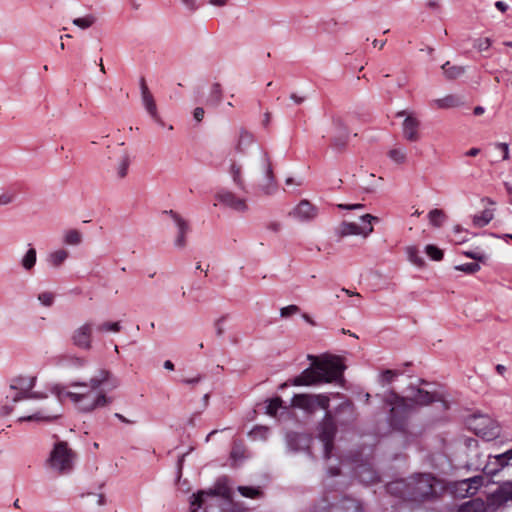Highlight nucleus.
Segmentation results:
<instances>
[{
  "label": "nucleus",
  "instance_id": "obj_48",
  "mask_svg": "<svg viewBox=\"0 0 512 512\" xmlns=\"http://www.w3.org/2000/svg\"><path fill=\"white\" fill-rule=\"evenodd\" d=\"M425 252L434 261H440L444 256L443 251L433 244L426 245Z\"/></svg>",
  "mask_w": 512,
  "mask_h": 512
},
{
  "label": "nucleus",
  "instance_id": "obj_11",
  "mask_svg": "<svg viewBox=\"0 0 512 512\" xmlns=\"http://www.w3.org/2000/svg\"><path fill=\"white\" fill-rule=\"evenodd\" d=\"M512 460V448L498 455H489L488 461L483 468V472L487 476H495L505 467L510 466Z\"/></svg>",
  "mask_w": 512,
  "mask_h": 512
},
{
  "label": "nucleus",
  "instance_id": "obj_5",
  "mask_svg": "<svg viewBox=\"0 0 512 512\" xmlns=\"http://www.w3.org/2000/svg\"><path fill=\"white\" fill-rule=\"evenodd\" d=\"M232 499L231 492L227 486L225 477L216 481L214 488L208 490H199L193 493L190 500V511H204L214 509L222 503V500Z\"/></svg>",
  "mask_w": 512,
  "mask_h": 512
},
{
  "label": "nucleus",
  "instance_id": "obj_57",
  "mask_svg": "<svg viewBox=\"0 0 512 512\" xmlns=\"http://www.w3.org/2000/svg\"><path fill=\"white\" fill-rule=\"evenodd\" d=\"M26 378L24 377H17L15 379H13L12 383L10 384V389L12 390H18V389H23V387L26 388Z\"/></svg>",
  "mask_w": 512,
  "mask_h": 512
},
{
  "label": "nucleus",
  "instance_id": "obj_26",
  "mask_svg": "<svg viewBox=\"0 0 512 512\" xmlns=\"http://www.w3.org/2000/svg\"><path fill=\"white\" fill-rule=\"evenodd\" d=\"M254 140V135L246 129L242 128L240 130L239 139L235 147L236 152L244 154L246 149L254 143Z\"/></svg>",
  "mask_w": 512,
  "mask_h": 512
},
{
  "label": "nucleus",
  "instance_id": "obj_19",
  "mask_svg": "<svg viewBox=\"0 0 512 512\" xmlns=\"http://www.w3.org/2000/svg\"><path fill=\"white\" fill-rule=\"evenodd\" d=\"M216 199L227 207L244 212L248 209V206L244 199L236 197V195L227 190H221L216 194Z\"/></svg>",
  "mask_w": 512,
  "mask_h": 512
},
{
  "label": "nucleus",
  "instance_id": "obj_21",
  "mask_svg": "<svg viewBox=\"0 0 512 512\" xmlns=\"http://www.w3.org/2000/svg\"><path fill=\"white\" fill-rule=\"evenodd\" d=\"M293 214L295 217H297L301 221H310L317 216L318 210L309 201L302 200L295 207Z\"/></svg>",
  "mask_w": 512,
  "mask_h": 512
},
{
  "label": "nucleus",
  "instance_id": "obj_38",
  "mask_svg": "<svg viewBox=\"0 0 512 512\" xmlns=\"http://www.w3.org/2000/svg\"><path fill=\"white\" fill-rule=\"evenodd\" d=\"M314 397V403H315V411L317 409H323L326 411H330V396L329 394L323 393V394H313Z\"/></svg>",
  "mask_w": 512,
  "mask_h": 512
},
{
  "label": "nucleus",
  "instance_id": "obj_7",
  "mask_svg": "<svg viewBox=\"0 0 512 512\" xmlns=\"http://www.w3.org/2000/svg\"><path fill=\"white\" fill-rule=\"evenodd\" d=\"M363 225H358L354 222L343 221L335 229V235L341 239L350 235H360L367 238L373 232L372 221H378L376 216L371 214H364L360 217Z\"/></svg>",
  "mask_w": 512,
  "mask_h": 512
},
{
  "label": "nucleus",
  "instance_id": "obj_10",
  "mask_svg": "<svg viewBox=\"0 0 512 512\" xmlns=\"http://www.w3.org/2000/svg\"><path fill=\"white\" fill-rule=\"evenodd\" d=\"M409 390H411L412 396L407 398L409 399V403L414 406V410H416V406H427L433 402H442L445 408H447L443 396L437 392H429L414 386H409Z\"/></svg>",
  "mask_w": 512,
  "mask_h": 512
},
{
  "label": "nucleus",
  "instance_id": "obj_8",
  "mask_svg": "<svg viewBox=\"0 0 512 512\" xmlns=\"http://www.w3.org/2000/svg\"><path fill=\"white\" fill-rule=\"evenodd\" d=\"M119 386V380L114 377L110 371L102 369L99 371V374L95 377H92L89 382L82 381H72L69 384V387H90L91 391H95L100 389L101 387H105L106 390L111 391Z\"/></svg>",
  "mask_w": 512,
  "mask_h": 512
},
{
  "label": "nucleus",
  "instance_id": "obj_56",
  "mask_svg": "<svg viewBox=\"0 0 512 512\" xmlns=\"http://www.w3.org/2000/svg\"><path fill=\"white\" fill-rule=\"evenodd\" d=\"M299 311L300 309L297 305L291 304L280 309V316L284 318L289 317L291 315L298 313Z\"/></svg>",
  "mask_w": 512,
  "mask_h": 512
},
{
  "label": "nucleus",
  "instance_id": "obj_62",
  "mask_svg": "<svg viewBox=\"0 0 512 512\" xmlns=\"http://www.w3.org/2000/svg\"><path fill=\"white\" fill-rule=\"evenodd\" d=\"M29 399V390L27 388L21 389L13 398L12 402L17 403L21 400Z\"/></svg>",
  "mask_w": 512,
  "mask_h": 512
},
{
  "label": "nucleus",
  "instance_id": "obj_35",
  "mask_svg": "<svg viewBox=\"0 0 512 512\" xmlns=\"http://www.w3.org/2000/svg\"><path fill=\"white\" fill-rule=\"evenodd\" d=\"M266 402L267 405L265 407V413L269 416L275 417L278 410L282 407L283 400L281 397L276 396L274 398L268 399Z\"/></svg>",
  "mask_w": 512,
  "mask_h": 512
},
{
  "label": "nucleus",
  "instance_id": "obj_51",
  "mask_svg": "<svg viewBox=\"0 0 512 512\" xmlns=\"http://www.w3.org/2000/svg\"><path fill=\"white\" fill-rule=\"evenodd\" d=\"M349 139V132H344V134H336L332 138V146L338 150H342L347 145Z\"/></svg>",
  "mask_w": 512,
  "mask_h": 512
},
{
  "label": "nucleus",
  "instance_id": "obj_15",
  "mask_svg": "<svg viewBox=\"0 0 512 512\" xmlns=\"http://www.w3.org/2000/svg\"><path fill=\"white\" fill-rule=\"evenodd\" d=\"M312 437L304 432L291 431L286 434V445L293 452L309 449Z\"/></svg>",
  "mask_w": 512,
  "mask_h": 512
},
{
  "label": "nucleus",
  "instance_id": "obj_16",
  "mask_svg": "<svg viewBox=\"0 0 512 512\" xmlns=\"http://www.w3.org/2000/svg\"><path fill=\"white\" fill-rule=\"evenodd\" d=\"M512 499V481L501 483L498 488L487 497L491 506H501Z\"/></svg>",
  "mask_w": 512,
  "mask_h": 512
},
{
  "label": "nucleus",
  "instance_id": "obj_64",
  "mask_svg": "<svg viewBox=\"0 0 512 512\" xmlns=\"http://www.w3.org/2000/svg\"><path fill=\"white\" fill-rule=\"evenodd\" d=\"M182 4L190 11H195L198 9L197 0H181Z\"/></svg>",
  "mask_w": 512,
  "mask_h": 512
},
{
  "label": "nucleus",
  "instance_id": "obj_34",
  "mask_svg": "<svg viewBox=\"0 0 512 512\" xmlns=\"http://www.w3.org/2000/svg\"><path fill=\"white\" fill-rule=\"evenodd\" d=\"M36 260H37L36 250L31 247L28 249L26 254L23 256V258L21 260V265L25 270L30 271L35 266Z\"/></svg>",
  "mask_w": 512,
  "mask_h": 512
},
{
  "label": "nucleus",
  "instance_id": "obj_31",
  "mask_svg": "<svg viewBox=\"0 0 512 512\" xmlns=\"http://www.w3.org/2000/svg\"><path fill=\"white\" fill-rule=\"evenodd\" d=\"M442 70L445 77L449 80L456 79L465 72V68L463 66L451 65L449 61L442 65Z\"/></svg>",
  "mask_w": 512,
  "mask_h": 512
},
{
  "label": "nucleus",
  "instance_id": "obj_42",
  "mask_svg": "<svg viewBox=\"0 0 512 512\" xmlns=\"http://www.w3.org/2000/svg\"><path fill=\"white\" fill-rule=\"evenodd\" d=\"M95 22H96V18L92 14H88L84 17L75 18L72 21V23L75 26H77L81 29H87V28L91 27Z\"/></svg>",
  "mask_w": 512,
  "mask_h": 512
},
{
  "label": "nucleus",
  "instance_id": "obj_37",
  "mask_svg": "<svg viewBox=\"0 0 512 512\" xmlns=\"http://www.w3.org/2000/svg\"><path fill=\"white\" fill-rule=\"evenodd\" d=\"M237 490L241 496L251 499H257L263 494L259 487L253 486H238Z\"/></svg>",
  "mask_w": 512,
  "mask_h": 512
},
{
  "label": "nucleus",
  "instance_id": "obj_36",
  "mask_svg": "<svg viewBox=\"0 0 512 512\" xmlns=\"http://www.w3.org/2000/svg\"><path fill=\"white\" fill-rule=\"evenodd\" d=\"M493 219V213L489 209L483 210L480 214L474 215L473 224L476 227H484Z\"/></svg>",
  "mask_w": 512,
  "mask_h": 512
},
{
  "label": "nucleus",
  "instance_id": "obj_3",
  "mask_svg": "<svg viewBox=\"0 0 512 512\" xmlns=\"http://www.w3.org/2000/svg\"><path fill=\"white\" fill-rule=\"evenodd\" d=\"M345 365L338 356H326L322 360H314L299 375L290 379L293 386H314L322 383L339 382L343 380Z\"/></svg>",
  "mask_w": 512,
  "mask_h": 512
},
{
  "label": "nucleus",
  "instance_id": "obj_58",
  "mask_svg": "<svg viewBox=\"0 0 512 512\" xmlns=\"http://www.w3.org/2000/svg\"><path fill=\"white\" fill-rule=\"evenodd\" d=\"M337 208L340 210H361L365 208V205L362 203L356 204H337Z\"/></svg>",
  "mask_w": 512,
  "mask_h": 512
},
{
  "label": "nucleus",
  "instance_id": "obj_61",
  "mask_svg": "<svg viewBox=\"0 0 512 512\" xmlns=\"http://www.w3.org/2000/svg\"><path fill=\"white\" fill-rule=\"evenodd\" d=\"M15 194L14 193H3L0 195V205H7L14 201Z\"/></svg>",
  "mask_w": 512,
  "mask_h": 512
},
{
  "label": "nucleus",
  "instance_id": "obj_1",
  "mask_svg": "<svg viewBox=\"0 0 512 512\" xmlns=\"http://www.w3.org/2000/svg\"><path fill=\"white\" fill-rule=\"evenodd\" d=\"M438 480L431 473L415 474L407 479H398L387 484V492L404 501L415 504L431 502L439 497Z\"/></svg>",
  "mask_w": 512,
  "mask_h": 512
},
{
  "label": "nucleus",
  "instance_id": "obj_52",
  "mask_svg": "<svg viewBox=\"0 0 512 512\" xmlns=\"http://www.w3.org/2000/svg\"><path fill=\"white\" fill-rule=\"evenodd\" d=\"M463 255L470 259H473L474 261L481 262V263H486V261L488 260V256L486 254L478 252V251H472V250L464 251Z\"/></svg>",
  "mask_w": 512,
  "mask_h": 512
},
{
  "label": "nucleus",
  "instance_id": "obj_41",
  "mask_svg": "<svg viewBox=\"0 0 512 512\" xmlns=\"http://www.w3.org/2000/svg\"><path fill=\"white\" fill-rule=\"evenodd\" d=\"M60 415L59 414H48V415H43L42 412H36L32 415H29V416H26V417H21L19 418V421H52V420H55L59 417Z\"/></svg>",
  "mask_w": 512,
  "mask_h": 512
},
{
  "label": "nucleus",
  "instance_id": "obj_47",
  "mask_svg": "<svg viewBox=\"0 0 512 512\" xmlns=\"http://www.w3.org/2000/svg\"><path fill=\"white\" fill-rule=\"evenodd\" d=\"M389 158L397 164H402L406 161V150L403 148H394L388 152Z\"/></svg>",
  "mask_w": 512,
  "mask_h": 512
},
{
  "label": "nucleus",
  "instance_id": "obj_40",
  "mask_svg": "<svg viewBox=\"0 0 512 512\" xmlns=\"http://www.w3.org/2000/svg\"><path fill=\"white\" fill-rule=\"evenodd\" d=\"M401 374H402V372L398 371V370H391V369L384 370L380 374L379 382L382 386L389 385L395 380V378H397Z\"/></svg>",
  "mask_w": 512,
  "mask_h": 512
},
{
  "label": "nucleus",
  "instance_id": "obj_14",
  "mask_svg": "<svg viewBox=\"0 0 512 512\" xmlns=\"http://www.w3.org/2000/svg\"><path fill=\"white\" fill-rule=\"evenodd\" d=\"M163 213L169 215L177 227L178 232L174 240L175 247L184 248L186 246V235L190 230L188 222L174 210H165Z\"/></svg>",
  "mask_w": 512,
  "mask_h": 512
},
{
  "label": "nucleus",
  "instance_id": "obj_39",
  "mask_svg": "<svg viewBox=\"0 0 512 512\" xmlns=\"http://www.w3.org/2000/svg\"><path fill=\"white\" fill-rule=\"evenodd\" d=\"M82 242V234L76 229L67 230L64 234V243L67 245H79Z\"/></svg>",
  "mask_w": 512,
  "mask_h": 512
},
{
  "label": "nucleus",
  "instance_id": "obj_33",
  "mask_svg": "<svg viewBox=\"0 0 512 512\" xmlns=\"http://www.w3.org/2000/svg\"><path fill=\"white\" fill-rule=\"evenodd\" d=\"M68 257V252L64 249H59L48 255L47 261L53 267H59Z\"/></svg>",
  "mask_w": 512,
  "mask_h": 512
},
{
  "label": "nucleus",
  "instance_id": "obj_60",
  "mask_svg": "<svg viewBox=\"0 0 512 512\" xmlns=\"http://www.w3.org/2000/svg\"><path fill=\"white\" fill-rule=\"evenodd\" d=\"M323 443L324 446V457L326 459L330 458V455L332 453L333 447H334V439H331V442H327L326 440H320Z\"/></svg>",
  "mask_w": 512,
  "mask_h": 512
},
{
  "label": "nucleus",
  "instance_id": "obj_6",
  "mask_svg": "<svg viewBox=\"0 0 512 512\" xmlns=\"http://www.w3.org/2000/svg\"><path fill=\"white\" fill-rule=\"evenodd\" d=\"M74 458L75 453L68 447L67 442L59 441L55 443L48 462L51 468L64 474L72 470Z\"/></svg>",
  "mask_w": 512,
  "mask_h": 512
},
{
  "label": "nucleus",
  "instance_id": "obj_17",
  "mask_svg": "<svg viewBox=\"0 0 512 512\" xmlns=\"http://www.w3.org/2000/svg\"><path fill=\"white\" fill-rule=\"evenodd\" d=\"M261 154L262 167L264 169L265 178L267 181V183L263 185L261 189L265 194L270 195L276 190L275 176L273 173L272 163L268 152H266L265 150H261Z\"/></svg>",
  "mask_w": 512,
  "mask_h": 512
},
{
  "label": "nucleus",
  "instance_id": "obj_63",
  "mask_svg": "<svg viewBox=\"0 0 512 512\" xmlns=\"http://www.w3.org/2000/svg\"><path fill=\"white\" fill-rule=\"evenodd\" d=\"M495 148L502 151V153H503L502 160L509 159V145L507 143H501V142L496 143Z\"/></svg>",
  "mask_w": 512,
  "mask_h": 512
},
{
  "label": "nucleus",
  "instance_id": "obj_50",
  "mask_svg": "<svg viewBox=\"0 0 512 512\" xmlns=\"http://www.w3.org/2000/svg\"><path fill=\"white\" fill-rule=\"evenodd\" d=\"M408 259L416 266L422 267L424 265L423 258L419 255V251L416 247L407 248Z\"/></svg>",
  "mask_w": 512,
  "mask_h": 512
},
{
  "label": "nucleus",
  "instance_id": "obj_30",
  "mask_svg": "<svg viewBox=\"0 0 512 512\" xmlns=\"http://www.w3.org/2000/svg\"><path fill=\"white\" fill-rule=\"evenodd\" d=\"M357 476L361 482L376 483L380 480L379 475L370 467L363 466L357 472Z\"/></svg>",
  "mask_w": 512,
  "mask_h": 512
},
{
  "label": "nucleus",
  "instance_id": "obj_46",
  "mask_svg": "<svg viewBox=\"0 0 512 512\" xmlns=\"http://www.w3.org/2000/svg\"><path fill=\"white\" fill-rule=\"evenodd\" d=\"M130 165V157L127 153H124L119 161L117 167V174L120 178H124L128 173V168Z\"/></svg>",
  "mask_w": 512,
  "mask_h": 512
},
{
  "label": "nucleus",
  "instance_id": "obj_9",
  "mask_svg": "<svg viewBox=\"0 0 512 512\" xmlns=\"http://www.w3.org/2000/svg\"><path fill=\"white\" fill-rule=\"evenodd\" d=\"M471 425V428L475 434L487 441L493 440L499 435V427L495 425L488 417H477L474 415Z\"/></svg>",
  "mask_w": 512,
  "mask_h": 512
},
{
  "label": "nucleus",
  "instance_id": "obj_28",
  "mask_svg": "<svg viewBox=\"0 0 512 512\" xmlns=\"http://www.w3.org/2000/svg\"><path fill=\"white\" fill-rule=\"evenodd\" d=\"M434 102L439 109L454 108L463 104L461 98L456 95H447L443 98L436 99Z\"/></svg>",
  "mask_w": 512,
  "mask_h": 512
},
{
  "label": "nucleus",
  "instance_id": "obj_44",
  "mask_svg": "<svg viewBox=\"0 0 512 512\" xmlns=\"http://www.w3.org/2000/svg\"><path fill=\"white\" fill-rule=\"evenodd\" d=\"M230 173L234 183L238 186V188L245 191L244 181L241 177V167L233 163L230 167Z\"/></svg>",
  "mask_w": 512,
  "mask_h": 512
},
{
  "label": "nucleus",
  "instance_id": "obj_32",
  "mask_svg": "<svg viewBox=\"0 0 512 512\" xmlns=\"http://www.w3.org/2000/svg\"><path fill=\"white\" fill-rule=\"evenodd\" d=\"M428 219L432 226L439 228L446 220V214L443 210L435 208L429 211Z\"/></svg>",
  "mask_w": 512,
  "mask_h": 512
},
{
  "label": "nucleus",
  "instance_id": "obj_25",
  "mask_svg": "<svg viewBox=\"0 0 512 512\" xmlns=\"http://www.w3.org/2000/svg\"><path fill=\"white\" fill-rule=\"evenodd\" d=\"M190 512H245V509L238 503L234 502L233 499H230L222 500V503L219 504L218 507H214V509H206L204 511H197V509H195Z\"/></svg>",
  "mask_w": 512,
  "mask_h": 512
},
{
  "label": "nucleus",
  "instance_id": "obj_45",
  "mask_svg": "<svg viewBox=\"0 0 512 512\" xmlns=\"http://www.w3.org/2000/svg\"><path fill=\"white\" fill-rule=\"evenodd\" d=\"M121 328H122V326L119 321H117V322H109L108 321V322H104V323L98 325L96 327V330L98 332H103V333H105V332L117 333V332L121 331Z\"/></svg>",
  "mask_w": 512,
  "mask_h": 512
},
{
  "label": "nucleus",
  "instance_id": "obj_49",
  "mask_svg": "<svg viewBox=\"0 0 512 512\" xmlns=\"http://www.w3.org/2000/svg\"><path fill=\"white\" fill-rule=\"evenodd\" d=\"M455 270L464 272L466 274H474L480 270L479 262H469L455 266Z\"/></svg>",
  "mask_w": 512,
  "mask_h": 512
},
{
  "label": "nucleus",
  "instance_id": "obj_59",
  "mask_svg": "<svg viewBox=\"0 0 512 512\" xmlns=\"http://www.w3.org/2000/svg\"><path fill=\"white\" fill-rule=\"evenodd\" d=\"M225 319H226L225 316H221L214 323V327H215V330H216V335L218 337H221L224 334L223 322L225 321Z\"/></svg>",
  "mask_w": 512,
  "mask_h": 512
},
{
  "label": "nucleus",
  "instance_id": "obj_24",
  "mask_svg": "<svg viewBox=\"0 0 512 512\" xmlns=\"http://www.w3.org/2000/svg\"><path fill=\"white\" fill-rule=\"evenodd\" d=\"M354 412H355V405L354 403L349 400V399H346L345 401H343L342 403H340L336 408H335V415H340V414H345L346 418L345 420H340V423L341 424H344V423H347V422H350V421H353L355 419L354 417Z\"/></svg>",
  "mask_w": 512,
  "mask_h": 512
},
{
  "label": "nucleus",
  "instance_id": "obj_22",
  "mask_svg": "<svg viewBox=\"0 0 512 512\" xmlns=\"http://www.w3.org/2000/svg\"><path fill=\"white\" fill-rule=\"evenodd\" d=\"M420 122L413 116H407L402 125L403 136L410 142H416L419 140L418 129Z\"/></svg>",
  "mask_w": 512,
  "mask_h": 512
},
{
  "label": "nucleus",
  "instance_id": "obj_13",
  "mask_svg": "<svg viewBox=\"0 0 512 512\" xmlns=\"http://www.w3.org/2000/svg\"><path fill=\"white\" fill-rule=\"evenodd\" d=\"M318 438L320 440H326L328 443L331 439H335L337 433V425L334 419V415L331 411H326L322 420L318 424Z\"/></svg>",
  "mask_w": 512,
  "mask_h": 512
},
{
  "label": "nucleus",
  "instance_id": "obj_27",
  "mask_svg": "<svg viewBox=\"0 0 512 512\" xmlns=\"http://www.w3.org/2000/svg\"><path fill=\"white\" fill-rule=\"evenodd\" d=\"M458 512H486L485 502L480 499H472L459 507Z\"/></svg>",
  "mask_w": 512,
  "mask_h": 512
},
{
  "label": "nucleus",
  "instance_id": "obj_53",
  "mask_svg": "<svg viewBox=\"0 0 512 512\" xmlns=\"http://www.w3.org/2000/svg\"><path fill=\"white\" fill-rule=\"evenodd\" d=\"M492 44V40L490 38H479L477 40H475L474 42V47L482 52V51H486L490 48Z\"/></svg>",
  "mask_w": 512,
  "mask_h": 512
},
{
  "label": "nucleus",
  "instance_id": "obj_4",
  "mask_svg": "<svg viewBox=\"0 0 512 512\" xmlns=\"http://www.w3.org/2000/svg\"><path fill=\"white\" fill-rule=\"evenodd\" d=\"M51 392L57 397L58 401H61L64 397L69 398L71 402L77 405V408L82 413H91L113 402V398L107 396L103 391L96 393V395L91 398V391L75 393L66 391L63 386L56 384L51 388Z\"/></svg>",
  "mask_w": 512,
  "mask_h": 512
},
{
  "label": "nucleus",
  "instance_id": "obj_54",
  "mask_svg": "<svg viewBox=\"0 0 512 512\" xmlns=\"http://www.w3.org/2000/svg\"><path fill=\"white\" fill-rule=\"evenodd\" d=\"M38 300L44 306L50 307L54 301V295L51 292H42L38 295Z\"/></svg>",
  "mask_w": 512,
  "mask_h": 512
},
{
  "label": "nucleus",
  "instance_id": "obj_20",
  "mask_svg": "<svg viewBox=\"0 0 512 512\" xmlns=\"http://www.w3.org/2000/svg\"><path fill=\"white\" fill-rule=\"evenodd\" d=\"M484 478L482 475H475L471 478H467L458 482V487L461 490H465L464 497H470L477 493L482 487Z\"/></svg>",
  "mask_w": 512,
  "mask_h": 512
},
{
  "label": "nucleus",
  "instance_id": "obj_18",
  "mask_svg": "<svg viewBox=\"0 0 512 512\" xmlns=\"http://www.w3.org/2000/svg\"><path fill=\"white\" fill-rule=\"evenodd\" d=\"M140 89H141L142 102H143V105H144L146 111L156 122L160 123L161 119L157 112V107H156L154 97L151 94V92L149 91V88L146 84L144 77L140 78Z\"/></svg>",
  "mask_w": 512,
  "mask_h": 512
},
{
  "label": "nucleus",
  "instance_id": "obj_55",
  "mask_svg": "<svg viewBox=\"0 0 512 512\" xmlns=\"http://www.w3.org/2000/svg\"><path fill=\"white\" fill-rule=\"evenodd\" d=\"M332 123L337 131V134H344V132H349L347 126L345 125L344 121L341 118L333 117Z\"/></svg>",
  "mask_w": 512,
  "mask_h": 512
},
{
  "label": "nucleus",
  "instance_id": "obj_23",
  "mask_svg": "<svg viewBox=\"0 0 512 512\" xmlns=\"http://www.w3.org/2000/svg\"><path fill=\"white\" fill-rule=\"evenodd\" d=\"M292 406L304 410L308 414L315 412L313 394H295L292 397Z\"/></svg>",
  "mask_w": 512,
  "mask_h": 512
},
{
  "label": "nucleus",
  "instance_id": "obj_29",
  "mask_svg": "<svg viewBox=\"0 0 512 512\" xmlns=\"http://www.w3.org/2000/svg\"><path fill=\"white\" fill-rule=\"evenodd\" d=\"M222 97H223V90H222L221 84L214 83L212 85L211 91L207 97L206 104L213 106V107H217L221 103Z\"/></svg>",
  "mask_w": 512,
  "mask_h": 512
},
{
  "label": "nucleus",
  "instance_id": "obj_2",
  "mask_svg": "<svg viewBox=\"0 0 512 512\" xmlns=\"http://www.w3.org/2000/svg\"><path fill=\"white\" fill-rule=\"evenodd\" d=\"M383 402L390 407L386 415L389 429L401 435L405 442L415 440L419 432L415 431L411 423V416L415 410L409 399L391 389L385 393Z\"/></svg>",
  "mask_w": 512,
  "mask_h": 512
},
{
  "label": "nucleus",
  "instance_id": "obj_12",
  "mask_svg": "<svg viewBox=\"0 0 512 512\" xmlns=\"http://www.w3.org/2000/svg\"><path fill=\"white\" fill-rule=\"evenodd\" d=\"M71 341L79 349L90 350L92 347V324L86 322L75 329Z\"/></svg>",
  "mask_w": 512,
  "mask_h": 512
},
{
  "label": "nucleus",
  "instance_id": "obj_43",
  "mask_svg": "<svg viewBox=\"0 0 512 512\" xmlns=\"http://www.w3.org/2000/svg\"><path fill=\"white\" fill-rule=\"evenodd\" d=\"M269 434V428L263 425H256L250 432L249 436L256 439L266 440Z\"/></svg>",
  "mask_w": 512,
  "mask_h": 512
}]
</instances>
